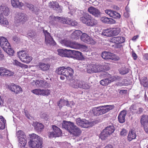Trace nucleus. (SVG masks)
<instances>
[{
    "mask_svg": "<svg viewBox=\"0 0 148 148\" xmlns=\"http://www.w3.org/2000/svg\"><path fill=\"white\" fill-rule=\"evenodd\" d=\"M26 6L29 8V10H32L34 7V6L33 5L29 3H27Z\"/></svg>",
    "mask_w": 148,
    "mask_h": 148,
    "instance_id": "0e129e2a",
    "label": "nucleus"
},
{
    "mask_svg": "<svg viewBox=\"0 0 148 148\" xmlns=\"http://www.w3.org/2000/svg\"><path fill=\"white\" fill-rule=\"evenodd\" d=\"M65 24L71 25L72 26H75L77 25V22L73 21L71 19L66 18Z\"/></svg>",
    "mask_w": 148,
    "mask_h": 148,
    "instance_id": "c03bdc74",
    "label": "nucleus"
},
{
    "mask_svg": "<svg viewBox=\"0 0 148 148\" xmlns=\"http://www.w3.org/2000/svg\"><path fill=\"white\" fill-rule=\"evenodd\" d=\"M112 46L116 49H120L123 47L122 45H121V44L119 43H115V44L113 45Z\"/></svg>",
    "mask_w": 148,
    "mask_h": 148,
    "instance_id": "bf43d9fd",
    "label": "nucleus"
},
{
    "mask_svg": "<svg viewBox=\"0 0 148 148\" xmlns=\"http://www.w3.org/2000/svg\"><path fill=\"white\" fill-rule=\"evenodd\" d=\"M110 83V81L108 78L102 79L100 82V84L103 86H106Z\"/></svg>",
    "mask_w": 148,
    "mask_h": 148,
    "instance_id": "de8ad7c7",
    "label": "nucleus"
},
{
    "mask_svg": "<svg viewBox=\"0 0 148 148\" xmlns=\"http://www.w3.org/2000/svg\"><path fill=\"white\" fill-rule=\"evenodd\" d=\"M97 20L93 18L90 16V18L87 23V26L90 27L95 26L97 24Z\"/></svg>",
    "mask_w": 148,
    "mask_h": 148,
    "instance_id": "7c9ffc66",
    "label": "nucleus"
},
{
    "mask_svg": "<svg viewBox=\"0 0 148 148\" xmlns=\"http://www.w3.org/2000/svg\"><path fill=\"white\" fill-rule=\"evenodd\" d=\"M16 135L18 139L19 148H27L25 147L27 141L24 132L22 130H18L16 132Z\"/></svg>",
    "mask_w": 148,
    "mask_h": 148,
    "instance_id": "20e7f679",
    "label": "nucleus"
},
{
    "mask_svg": "<svg viewBox=\"0 0 148 148\" xmlns=\"http://www.w3.org/2000/svg\"><path fill=\"white\" fill-rule=\"evenodd\" d=\"M28 37L29 38L34 37L35 35L34 32L33 30H30L27 34Z\"/></svg>",
    "mask_w": 148,
    "mask_h": 148,
    "instance_id": "4d7b16f0",
    "label": "nucleus"
},
{
    "mask_svg": "<svg viewBox=\"0 0 148 148\" xmlns=\"http://www.w3.org/2000/svg\"><path fill=\"white\" fill-rule=\"evenodd\" d=\"M98 109V107L93 108L92 109V112L94 115L95 116H100L99 110Z\"/></svg>",
    "mask_w": 148,
    "mask_h": 148,
    "instance_id": "8fccbe9b",
    "label": "nucleus"
},
{
    "mask_svg": "<svg viewBox=\"0 0 148 148\" xmlns=\"http://www.w3.org/2000/svg\"><path fill=\"white\" fill-rule=\"evenodd\" d=\"M76 123L78 125L85 128H87L90 126V123L85 119H78L77 120Z\"/></svg>",
    "mask_w": 148,
    "mask_h": 148,
    "instance_id": "f3484780",
    "label": "nucleus"
},
{
    "mask_svg": "<svg viewBox=\"0 0 148 148\" xmlns=\"http://www.w3.org/2000/svg\"><path fill=\"white\" fill-rule=\"evenodd\" d=\"M32 92L33 93L36 95H41V90L39 89H35L32 91Z\"/></svg>",
    "mask_w": 148,
    "mask_h": 148,
    "instance_id": "5fc2aeb1",
    "label": "nucleus"
},
{
    "mask_svg": "<svg viewBox=\"0 0 148 148\" xmlns=\"http://www.w3.org/2000/svg\"><path fill=\"white\" fill-rule=\"evenodd\" d=\"M67 80L68 84L71 87L77 89L79 88L80 81L78 79L72 77Z\"/></svg>",
    "mask_w": 148,
    "mask_h": 148,
    "instance_id": "f8f14e48",
    "label": "nucleus"
},
{
    "mask_svg": "<svg viewBox=\"0 0 148 148\" xmlns=\"http://www.w3.org/2000/svg\"><path fill=\"white\" fill-rule=\"evenodd\" d=\"M57 105L59 106L60 108H61L64 106H67L69 105V101L65 100L63 97H62L59 101L57 102Z\"/></svg>",
    "mask_w": 148,
    "mask_h": 148,
    "instance_id": "c85d7f7f",
    "label": "nucleus"
},
{
    "mask_svg": "<svg viewBox=\"0 0 148 148\" xmlns=\"http://www.w3.org/2000/svg\"><path fill=\"white\" fill-rule=\"evenodd\" d=\"M6 70H6L5 71L6 72H5L4 75L10 76H12L13 75L14 73L13 72L8 69H6Z\"/></svg>",
    "mask_w": 148,
    "mask_h": 148,
    "instance_id": "6e6d98bb",
    "label": "nucleus"
},
{
    "mask_svg": "<svg viewBox=\"0 0 148 148\" xmlns=\"http://www.w3.org/2000/svg\"><path fill=\"white\" fill-rule=\"evenodd\" d=\"M110 29L112 36L117 35L119 34L121 31L119 28V27L113 28Z\"/></svg>",
    "mask_w": 148,
    "mask_h": 148,
    "instance_id": "a19ab883",
    "label": "nucleus"
},
{
    "mask_svg": "<svg viewBox=\"0 0 148 148\" xmlns=\"http://www.w3.org/2000/svg\"><path fill=\"white\" fill-rule=\"evenodd\" d=\"M41 95L43 96L47 95L48 96L50 93V90H41Z\"/></svg>",
    "mask_w": 148,
    "mask_h": 148,
    "instance_id": "603ef678",
    "label": "nucleus"
},
{
    "mask_svg": "<svg viewBox=\"0 0 148 148\" xmlns=\"http://www.w3.org/2000/svg\"><path fill=\"white\" fill-rule=\"evenodd\" d=\"M119 72L121 74L124 75L129 72L128 69L125 67H122L120 69Z\"/></svg>",
    "mask_w": 148,
    "mask_h": 148,
    "instance_id": "3c124183",
    "label": "nucleus"
},
{
    "mask_svg": "<svg viewBox=\"0 0 148 148\" xmlns=\"http://www.w3.org/2000/svg\"><path fill=\"white\" fill-rule=\"evenodd\" d=\"M10 45V43L8 42L7 39L3 36H0V46L3 49L5 47H7Z\"/></svg>",
    "mask_w": 148,
    "mask_h": 148,
    "instance_id": "b1692460",
    "label": "nucleus"
},
{
    "mask_svg": "<svg viewBox=\"0 0 148 148\" xmlns=\"http://www.w3.org/2000/svg\"><path fill=\"white\" fill-rule=\"evenodd\" d=\"M35 83L37 87H44L46 85V82L42 80H36L35 81Z\"/></svg>",
    "mask_w": 148,
    "mask_h": 148,
    "instance_id": "ea45409f",
    "label": "nucleus"
},
{
    "mask_svg": "<svg viewBox=\"0 0 148 148\" xmlns=\"http://www.w3.org/2000/svg\"><path fill=\"white\" fill-rule=\"evenodd\" d=\"M80 39L82 41L88 44H94L95 43V41L85 33H82Z\"/></svg>",
    "mask_w": 148,
    "mask_h": 148,
    "instance_id": "ddd939ff",
    "label": "nucleus"
},
{
    "mask_svg": "<svg viewBox=\"0 0 148 148\" xmlns=\"http://www.w3.org/2000/svg\"><path fill=\"white\" fill-rule=\"evenodd\" d=\"M125 41V38L123 36H116L111 38L109 40L110 42L122 44Z\"/></svg>",
    "mask_w": 148,
    "mask_h": 148,
    "instance_id": "dca6fc26",
    "label": "nucleus"
},
{
    "mask_svg": "<svg viewBox=\"0 0 148 148\" xmlns=\"http://www.w3.org/2000/svg\"><path fill=\"white\" fill-rule=\"evenodd\" d=\"M8 88L11 91L16 94L20 93L22 91V89L21 87L14 84H12L9 86Z\"/></svg>",
    "mask_w": 148,
    "mask_h": 148,
    "instance_id": "412c9836",
    "label": "nucleus"
},
{
    "mask_svg": "<svg viewBox=\"0 0 148 148\" xmlns=\"http://www.w3.org/2000/svg\"><path fill=\"white\" fill-rule=\"evenodd\" d=\"M102 34L103 35L107 36H112L111 29H106L103 30Z\"/></svg>",
    "mask_w": 148,
    "mask_h": 148,
    "instance_id": "a18cd8bd",
    "label": "nucleus"
},
{
    "mask_svg": "<svg viewBox=\"0 0 148 148\" xmlns=\"http://www.w3.org/2000/svg\"><path fill=\"white\" fill-rule=\"evenodd\" d=\"M62 127L76 137L79 136L82 133L80 129L70 121H63L62 123Z\"/></svg>",
    "mask_w": 148,
    "mask_h": 148,
    "instance_id": "f257e3e1",
    "label": "nucleus"
},
{
    "mask_svg": "<svg viewBox=\"0 0 148 148\" xmlns=\"http://www.w3.org/2000/svg\"><path fill=\"white\" fill-rule=\"evenodd\" d=\"M82 32L80 30H77L74 31L71 34V36L72 39H77Z\"/></svg>",
    "mask_w": 148,
    "mask_h": 148,
    "instance_id": "72a5a7b5",
    "label": "nucleus"
},
{
    "mask_svg": "<svg viewBox=\"0 0 148 148\" xmlns=\"http://www.w3.org/2000/svg\"><path fill=\"white\" fill-rule=\"evenodd\" d=\"M114 106L113 105H107L98 107L100 116L105 114L111 110L114 109Z\"/></svg>",
    "mask_w": 148,
    "mask_h": 148,
    "instance_id": "1a4fd4ad",
    "label": "nucleus"
},
{
    "mask_svg": "<svg viewBox=\"0 0 148 148\" xmlns=\"http://www.w3.org/2000/svg\"><path fill=\"white\" fill-rule=\"evenodd\" d=\"M118 77L116 76H113L111 78H108L109 79V80L110 81V83L111 82H113L115 81L116 79H118Z\"/></svg>",
    "mask_w": 148,
    "mask_h": 148,
    "instance_id": "e2e57ef3",
    "label": "nucleus"
},
{
    "mask_svg": "<svg viewBox=\"0 0 148 148\" xmlns=\"http://www.w3.org/2000/svg\"><path fill=\"white\" fill-rule=\"evenodd\" d=\"M38 66L42 71H47L49 69L50 65L48 64L40 62L38 64Z\"/></svg>",
    "mask_w": 148,
    "mask_h": 148,
    "instance_id": "cd10ccee",
    "label": "nucleus"
},
{
    "mask_svg": "<svg viewBox=\"0 0 148 148\" xmlns=\"http://www.w3.org/2000/svg\"><path fill=\"white\" fill-rule=\"evenodd\" d=\"M80 88H82L85 89H88L90 88L89 85L85 82L80 81Z\"/></svg>",
    "mask_w": 148,
    "mask_h": 148,
    "instance_id": "37998d69",
    "label": "nucleus"
},
{
    "mask_svg": "<svg viewBox=\"0 0 148 148\" xmlns=\"http://www.w3.org/2000/svg\"><path fill=\"white\" fill-rule=\"evenodd\" d=\"M15 18L19 22H25L27 20V18L25 14L20 13L18 14L15 16Z\"/></svg>",
    "mask_w": 148,
    "mask_h": 148,
    "instance_id": "393cba45",
    "label": "nucleus"
},
{
    "mask_svg": "<svg viewBox=\"0 0 148 148\" xmlns=\"http://www.w3.org/2000/svg\"><path fill=\"white\" fill-rule=\"evenodd\" d=\"M60 42L63 46L75 49L84 48L86 47L85 45L75 42L72 41L67 39H64L60 40Z\"/></svg>",
    "mask_w": 148,
    "mask_h": 148,
    "instance_id": "7ed1b4c3",
    "label": "nucleus"
},
{
    "mask_svg": "<svg viewBox=\"0 0 148 148\" xmlns=\"http://www.w3.org/2000/svg\"><path fill=\"white\" fill-rule=\"evenodd\" d=\"M90 15L88 14H86L83 16L81 17L80 20L83 23L86 24L87 25V23L90 16Z\"/></svg>",
    "mask_w": 148,
    "mask_h": 148,
    "instance_id": "2f4dec72",
    "label": "nucleus"
},
{
    "mask_svg": "<svg viewBox=\"0 0 148 148\" xmlns=\"http://www.w3.org/2000/svg\"><path fill=\"white\" fill-rule=\"evenodd\" d=\"M7 47H5L3 49V50L10 56H13L14 54V50L11 48L10 45H9V46L8 47L7 46Z\"/></svg>",
    "mask_w": 148,
    "mask_h": 148,
    "instance_id": "f704fd0d",
    "label": "nucleus"
},
{
    "mask_svg": "<svg viewBox=\"0 0 148 148\" xmlns=\"http://www.w3.org/2000/svg\"><path fill=\"white\" fill-rule=\"evenodd\" d=\"M115 130L114 127L113 125L107 126L101 132L100 138L102 140H105L114 132Z\"/></svg>",
    "mask_w": 148,
    "mask_h": 148,
    "instance_id": "39448f33",
    "label": "nucleus"
},
{
    "mask_svg": "<svg viewBox=\"0 0 148 148\" xmlns=\"http://www.w3.org/2000/svg\"><path fill=\"white\" fill-rule=\"evenodd\" d=\"M28 144L31 148H42V141L41 137L34 133L29 134Z\"/></svg>",
    "mask_w": 148,
    "mask_h": 148,
    "instance_id": "f03ea898",
    "label": "nucleus"
},
{
    "mask_svg": "<svg viewBox=\"0 0 148 148\" xmlns=\"http://www.w3.org/2000/svg\"><path fill=\"white\" fill-rule=\"evenodd\" d=\"M72 50L67 49H58V54L60 56L62 57L71 58V55Z\"/></svg>",
    "mask_w": 148,
    "mask_h": 148,
    "instance_id": "4468645a",
    "label": "nucleus"
},
{
    "mask_svg": "<svg viewBox=\"0 0 148 148\" xmlns=\"http://www.w3.org/2000/svg\"><path fill=\"white\" fill-rule=\"evenodd\" d=\"M4 56L2 51L0 48V60H2L4 59Z\"/></svg>",
    "mask_w": 148,
    "mask_h": 148,
    "instance_id": "69168bd1",
    "label": "nucleus"
},
{
    "mask_svg": "<svg viewBox=\"0 0 148 148\" xmlns=\"http://www.w3.org/2000/svg\"><path fill=\"white\" fill-rule=\"evenodd\" d=\"M113 54L109 52L104 51L102 53L101 57L105 59H112Z\"/></svg>",
    "mask_w": 148,
    "mask_h": 148,
    "instance_id": "c756f323",
    "label": "nucleus"
},
{
    "mask_svg": "<svg viewBox=\"0 0 148 148\" xmlns=\"http://www.w3.org/2000/svg\"><path fill=\"white\" fill-rule=\"evenodd\" d=\"M105 12L110 16L113 18L117 19L121 17V15L119 13L116 11L110 9H107L105 10Z\"/></svg>",
    "mask_w": 148,
    "mask_h": 148,
    "instance_id": "a211bd4d",
    "label": "nucleus"
},
{
    "mask_svg": "<svg viewBox=\"0 0 148 148\" xmlns=\"http://www.w3.org/2000/svg\"><path fill=\"white\" fill-rule=\"evenodd\" d=\"M6 124V121L2 116H0V129H4Z\"/></svg>",
    "mask_w": 148,
    "mask_h": 148,
    "instance_id": "4c0bfd02",
    "label": "nucleus"
},
{
    "mask_svg": "<svg viewBox=\"0 0 148 148\" xmlns=\"http://www.w3.org/2000/svg\"><path fill=\"white\" fill-rule=\"evenodd\" d=\"M140 123L145 131L148 134V116L142 115L141 117Z\"/></svg>",
    "mask_w": 148,
    "mask_h": 148,
    "instance_id": "9b49d317",
    "label": "nucleus"
},
{
    "mask_svg": "<svg viewBox=\"0 0 148 148\" xmlns=\"http://www.w3.org/2000/svg\"><path fill=\"white\" fill-rule=\"evenodd\" d=\"M52 128L53 132H49L48 133V136L49 138L59 137L61 135L62 132L60 128L56 125H53Z\"/></svg>",
    "mask_w": 148,
    "mask_h": 148,
    "instance_id": "6e6552de",
    "label": "nucleus"
},
{
    "mask_svg": "<svg viewBox=\"0 0 148 148\" xmlns=\"http://www.w3.org/2000/svg\"><path fill=\"white\" fill-rule=\"evenodd\" d=\"M49 19L51 20L52 21L54 22V21H57L60 22L61 17L55 16L53 15H51L49 16Z\"/></svg>",
    "mask_w": 148,
    "mask_h": 148,
    "instance_id": "09e8293b",
    "label": "nucleus"
},
{
    "mask_svg": "<svg viewBox=\"0 0 148 148\" xmlns=\"http://www.w3.org/2000/svg\"><path fill=\"white\" fill-rule=\"evenodd\" d=\"M18 56L23 62L29 63L32 60V58L27 53L26 51L22 50L18 52Z\"/></svg>",
    "mask_w": 148,
    "mask_h": 148,
    "instance_id": "423d86ee",
    "label": "nucleus"
},
{
    "mask_svg": "<svg viewBox=\"0 0 148 148\" xmlns=\"http://www.w3.org/2000/svg\"><path fill=\"white\" fill-rule=\"evenodd\" d=\"M40 116L41 119L47 120L49 118V116L46 113L41 112L40 114Z\"/></svg>",
    "mask_w": 148,
    "mask_h": 148,
    "instance_id": "864d4df0",
    "label": "nucleus"
},
{
    "mask_svg": "<svg viewBox=\"0 0 148 148\" xmlns=\"http://www.w3.org/2000/svg\"><path fill=\"white\" fill-rule=\"evenodd\" d=\"M73 73V69L69 67H65L64 75L66 76L67 80L72 77Z\"/></svg>",
    "mask_w": 148,
    "mask_h": 148,
    "instance_id": "aec40b11",
    "label": "nucleus"
},
{
    "mask_svg": "<svg viewBox=\"0 0 148 148\" xmlns=\"http://www.w3.org/2000/svg\"><path fill=\"white\" fill-rule=\"evenodd\" d=\"M71 58H73L79 60H83L84 59L82 53L78 51L72 50Z\"/></svg>",
    "mask_w": 148,
    "mask_h": 148,
    "instance_id": "2eb2a0df",
    "label": "nucleus"
},
{
    "mask_svg": "<svg viewBox=\"0 0 148 148\" xmlns=\"http://www.w3.org/2000/svg\"><path fill=\"white\" fill-rule=\"evenodd\" d=\"M43 33L45 34V42L47 45H55L56 44V42L53 40V38L51 36L50 33L47 30L44 29L43 30Z\"/></svg>",
    "mask_w": 148,
    "mask_h": 148,
    "instance_id": "9d476101",
    "label": "nucleus"
},
{
    "mask_svg": "<svg viewBox=\"0 0 148 148\" xmlns=\"http://www.w3.org/2000/svg\"><path fill=\"white\" fill-rule=\"evenodd\" d=\"M88 11L90 14L95 17H99L101 14V12L98 9L92 6L88 8Z\"/></svg>",
    "mask_w": 148,
    "mask_h": 148,
    "instance_id": "6ab92c4d",
    "label": "nucleus"
},
{
    "mask_svg": "<svg viewBox=\"0 0 148 148\" xmlns=\"http://www.w3.org/2000/svg\"><path fill=\"white\" fill-rule=\"evenodd\" d=\"M48 6L49 8H52L54 10H57L60 8V5L58 3L56 2L52 1L49 3Z\"/></svg>",
    "mask_w": 148,
    "mask_h": 148,
    "instance_id": "473e14b6",
    "label": "nucleus"
},
{
    "mask_svg": "<svg viewBox=\"0 0 148 148\" xmlns=\"http://www.w3.org/2000/svg\"><path fill=\"white\" fill-rule=\"evenodd\" d=\"M0 10L3 11V13L5 16H8L10 10L8 7L1 6L0 7Z\"/></svg>",
    "mask_w": 148,
    "mask_h": 148,
    "instance_id": "58836bf2",
    "label": "nucleus"
},
{
    "mask_svg": "<svg viewBox=\"0 0 148 148\" xmlns=\"http://www.w3.org/2000/svg\"><path fill=\"white\" fill-rule=\"evenodd\" d=\"M13 63L14 64L17 66H19L20 67H23V64H21V63L18 62L16 60H15L14 61Z\"/></svg>",
    "mask_w": 148,
    "mask_h": 148,
    "instance_id": "680f3d73",
    "label": "nucleus"
},
{
    "mask_svg": "<svg viewBox=\"0 0 148 148\" xmlns=\"http://www.w3.org/2000/svg\"><path fill=\"white\" fill-rule=\"evenodd\" d=\"M147 77H144L141 80L140 83L141 85L143 86L144 87H148V84L147 81Z\"/></svg>",
    "mask_w": 148,
    "mask_h": 148,
    "instance_id": "49530a36",
    "label": "nucleus"
},
{
    "mask_svg": "<svg viewBox=\"0 0 148 148\" xmlns=\"http://www.w3.org/2000/svg\"><path fill=\"white\" fill-rule=\"evenodd\" d=\"M35 124L34 128L37 132H40L44 129V126L42 124L38 122H36Z\"/></svg>",
    "mask_w": 148,
    "mask_h": 148,
    "instance_id": "c9c22d12",
    "label": "nucleus"
},
{
    "mask_svg": "<svg viewBox=\"0 0 148 148\" xmlns=\"http://www.w3.org/2000/svg\"><path fill=\"white\" fill-rule=\"evenodd\" d=\"M0 24L2 25H8L9 22L6 18H5L2 14H0Z\"/></svg>",
    "mask_w": 148,
    "mask_h": 148,
    "instance_id": "e433bc0d",
    "label": "nucleus"
},
{
    "mask_svg": "<svg viewBox=\"0 0 148 148\" xmlns=\"http://www.w3.org/2000/svg\"><path fill=\"white\" fill-rule=\"evenodd\" d=\"M136 137V132L134 129H131L129 132L127 136V140L129 142L135 139Z\"/></svg>",
    "mask_w": 148,
    "mask_h": 148,
    "instance_id": "4be33fe9",
    "label": "nucleus"
},
{
    "mask_svg": "<svg viewBox=\"0 0 148 148\" xmlns=\"http://www.w3.org/2000/svg\"><path fill=\"white\" fill-rule=\"evenodd\" d=\"M127 114V112L126 110H123L120 112L118 117L119 123H123L125 121V116Z\"/></svg>",
    "mask_w": 148,
    "mask_h": 148,
    "instance_id": "5701e85b",
    "label": "nucleus"
},
{
    "mask_svg": "<svg viewBox=\"0 0 148 148\" xmlns=\"http://www.w3.org/2000/svg\"><path fill=\"white\" fill-rule=\"evenodd\" d=\"M127 132V131L125 129H123L120 132V134L122 136H125L126 135Z\"/></svg>",
    "mask_w": 148,
    "mask_h": 148,
    "instance_id": "052dcab7",
    "label": "nucleus"
},
{
    "mask_svg": "<svg viewBox=\"0 0 148 148\" xmlns=\"http://www.w3.org/2000/svg\"><path fill=\"white\" fill-rule=\"evenodd\" d=\"M132 56L134 60H136L138 58L137 54L133 51L132 52Z\"/></svg>",
    "mask_w": 148,
    "mask_h": 148,
    "instance_id": "338daca9",
    "label": "nucleus"
},
{
    "mask_svg": "<svg viewBox=\"0 0 148 148\" xmlns=\"http://www.w3.org/2000/svg\"><path fill=\"white\" fill-rule=\"evenodd\" d=\"M101 20L103 22L106 23L113 24L116 23V21L113 19L106 17H101Z\"/></svg>",
    "mask_w": 148,
    "mask_h": 148,
    "instance_id": "bb28decb",
    "label": "nucleus"
},
{
    "mask_svg": "<svg viewBox=\"0 0 148 148\" xmlns=\"http://www.w3.org/2000/svg\"><path fill=\"white\" fill-rule=\"evenodd\" d=\"M6 68H5L3 67H1L0 68V75H1L4 76L5 73V72H6Z\"/></svg>",
    "mask_w": 148,
    "mask_h": 148,
    "instance_id": "13d9d810",
    "label": "nucleus"
},
{
    "mask_svg": "<svg viewBox=\"0 0 148 148\" xmlns=\"http://www.w3.org/2000/svg\"><path fill=\"white\" fill-rule=\"evenodd\" d=\"M11 2L12 5L15 8L21 9L24 5L22 2H20L18 0H11Z\"/></svg>",
    "mask_w": 148,
    "mask_h": 148,
    "instance_id": "a878e982",
    "label": "nucleus"
},
{
    "mask_svg": "<svg viewBox=\"0 0 148 148\" xmlns=\"http://www.w3.org/2000/svg\"><path fill=\"white\" fill-rule=\"evenodd\" d=\"M103 66L101 65L94 64H89L87 68V71L88 73L100 72L103 70Z\"/></svg>",
    "mask_w": 148,
    "mask_h": 148,
    "instance_id": "0eeeda50",
    "label": "nucleus"
},
{
    "mask_svg": "<svg viewBox=\"0 0 148 148\" xmlns=\"http://www.w3.org/2000/svg\"><path fill=\"white\" fill-rule=\"evenodd\" d=\"M66 19V18L61 17V19L60 20V22L63 24H65Z\"/></svg>",
    "mask_w": 148,
    "mask_h": 148,
    "instance_id": "774afa93",
    "label": "nucleus"
},
{
    "mask_svg": "<svg viewBox=\"0 0 148 148\" xmlns=\"http://www.w3.org/2000/svg\"><path fill=\"white\" fill-rule=\"evenodd\" d=\"M65 68V66L60 67L56 69V72L58 75H64Z\"/></svg>",
    "mask_w": 148,
    "mask_h": 148,
    "instance_id": "79ce46f5",
    "label": "nucleus"
}]
</instances>
